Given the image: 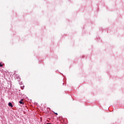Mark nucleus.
<instances>
[{
	"instance_id": "nucleus-4",
	"label": "nucleus",
	"mask_w": 124,
	"mask_h": 124,
	"mask_svg": "<svg viewBox=\"0 0 124 124\" xmlns=\"http://www.w3.org/2000/svg\"><path fill=\"white\" fill-rule=\"evenodd\" d=\"M2 66H3V65L0 62V67H2Z\"/></svg>"
},
{
	"instance_id": "nucleus-1",
	"label": "nucleus",
	"mask_w": 124,
	"mask_h": 124,
	"mask_svg": "<svg viewBox=\"0 0 124 124\" xmlns=\"http://www.w3.org/2000/svg\"><path fill=\"white\" fill-rule=\"evenodd\" d=\"M23 99H21L20 101L19 102V103H20V104H22V105H24V104H25V103L23 102Z\"/></svg>"
},
{
	"instance_id": "nucleus-2",
	"label": "nucleus",
	"mask_w": 124,
	"mask_h": 124,
	"mask_svg": "<svg viewBox=\"0 0 124 124\" xmlns=\"http://www.w3.org/2000/svg\"><path fill=\"white\" fill-rule=\"evenodd\" d=\"M8 106L11 107V108H12V107H13V105H12V103L9 102L8 103Z\"/></svg>"
},
{
	"instance_id": "nucleus-5",
	"label": "nucleus",
	"mask_w": 124,
	"mask_h": 124,
	"mask_svg": "<svg viewBox=\"0 0 124 124\" xmlns=\"http://www.w3.org/2000/svg\"><path fill=\"white\" fill-rule=\"evenodd\" d=\"M55 115H56L57 116L58 113H55Z\"/></svg>"
},
{
	"instance_id": "nucleus-3",
	"label": "nucleus",
	"mask_w": 124,
	"mask_h": 124,
	"mask_svg": "<svg viewBox=\"0 0 124 124\" xmlns=\"http://www.w3.org/2000/svg\"><path fill=\"white\" fill-rule=\"evenodd\" d=\"M17 79H19L18 80V81H20V78H19V76H18V75H17V77L16 78V80Z\"/></svg>"
},
{
	"instance_id": "nucleus-6",
	"label": "nucleus",
	"mask_w": 124,
	"mask_h": 124,
	"mask_svg": "<svg viewBox=\"0 0 124 124\" xmlns=\"http://www.w3.org/2000/svg\"><path fill=\"white\" fill-rule=\"evenodd\" d=\"M46 124H50V123H47Z\"/></svg>"
}]
</instances>
